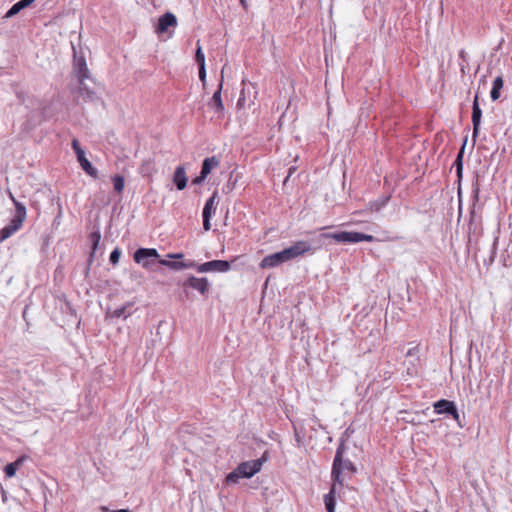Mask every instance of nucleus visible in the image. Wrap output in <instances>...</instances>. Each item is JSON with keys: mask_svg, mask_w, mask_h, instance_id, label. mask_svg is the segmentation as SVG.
Wrapping results in <instances>:
<instances>
[{"mask_svg": "<svg viewBox=\"0 0 512 512\" xmlns=\"http://www.w3.org/2000/svg\"><path fill=\"white\" fill-rule=\"evenodd\" d=\"M160 263L172 270L180 271L190 268H195L199 273L206 272H228L231 268L230 262L226 260H212L202 264H197L193 260L186 261H170V260H160Z\"/></svg>", "mask_w": 512, "mask_h": 512, "instance_id": "obj_1", "label": "nucleus"}, {"mask_svg": "<svg viewBox=\"0 0 512 512\" xmlns=\"http://www.w3.org/2000/svg\"><path fill=\"white\" fill-rule=\"evenodd\" d=\"M347 449L344 441H341L338 445L335 453V457L332 464L331 478L334 484L339 485V488L344 486V480L346 476H352L356 473L357 469L350 459L343 457L345 450Z\"/></svg>", "mask_w": 512, "mask_h": 512, "instance_id": "obj_2", "label": "nucleus"}, {"mask_svg": "<svg viewBox=\"0 0 512 512\" xmlns=\"http://www.w3.org/2000/svg\"><path fill=\"white\" fill-rule=\"evenodd\" d=\"M266 457L262 456L259 459L246 461L237 466L232 472L226 476L227 484H236L241 478H251L261 470Z\"/></svg>", "mask_w": 512, "mask_h": 512, "instance_id": "obj_3", "label": "nucleus"}, {"mask_svg": "<svg viewBox=\"0 0 512 512\" xmlns=\"http://www.w3.org/2000/svg\"><path fill=\"white\" fill-rule=\"evenodd\" d=\"M323 238L333 239L339 243H358V242H373L375 240L374 236L369 234H364L356 231H340L333 233H323Z\"/></svg>", "mask_w": 512, "mask_h": 512, "instance_id": "obj_4", "label": "nucleus"}, {"mask_svg": "<svg viewBox=\"0 0 512 512\" xmlns=\"http://www.w3.org/2000/svg\"><path fill=\"white\" fill-rule=\"evenodd\" d=\"M134 261L147 270H153L156 263H160V255L155 248H139L133 256Z\"/></svg>", "mask_w": 512, "mask_h": 512, "instance_id": "obj_5", "label": "nucleus"}, {"mask_svg": "<svg viewBox=\"0 0 512 512\" xmlns=\"http://www.w3.org/2000/svg\"><path fill=\"white\" fill-rule=\"evenodd\" d=\"M309 252H312V247L309 242L297 241L290 247L283 249L281 254L285 262H288Z\"/></svg>", "mask_w": 512, "mask_h": 512, "instance_id": "obj_6", "label": "nucleus"}, {"mask_svg": "<svg viewBox=\"0 0 512 512\" xmlns=\"http://www.w3.org/2000/svg\"><path fill=\"white\" fill-rule=\"evenodd\" d=\"M434 411L437 414H444L446 416H451L460 427H462L460 423V416L457 410V407L453 401L440 399L433 404Z\"/></svg>", "mask_w": 512, "mask_h": 512, "instance_id": "obj_7", "label": "nucleus"}, {"mask_svg": "<svg viewBox=\"0 0 512 512\" xmlns=\"http://www.w3.org/2000/svg\"><path fill=\"white\" fill-rule=\"evenodd\" d=\"M217 203V192H214L212 196L207 199L202 212L203 228L205 231L211 229L210 219L212 215L215 214Z\"/></svg>", "mask_w": 512, "mask_h": 512, "instance_id": "obj_8", "label": "nucleus"}, {"mask_svg": "<svg viewBox=\"0 0 512 512\" xmlns=\"http://www.w3.org/2000/svg\"><path fill=\"white\" fill-rule=\"evenodd\" d=\"M73 73L77 80H89V82L93 83L86 60L83 56L78 57L74 54Z\"/></svg>", "mask_w": 512, "mask_h": 512, "instance_id": "obj_9", "label": "nucleus"}, {"mask_svg": "<svg viewBox=\"0 0 512 512\" xmlns=\"http://www.w3.org/2000/svg\"><path fill=\"white\" fill-rule=\"evenodd\" d=\"M183 287H190L197 290L200 294L205 295L209 289V282L207 278H197L195 276L188 277L183 282Z\"/></svg>", "mask_w": 512, "mask_h": 512, "instance_id": "obj_10", "label": "nucleus"}, {"mask_svg": "<svg viewBox=\"0 0 512 512\" xmlns=\"http://www.w3.org/2000/svg\"><path fill=\"white\" fill-rule=\"evenodd\" d=\"M481 118H482V110L479 106L478 95L476 94L474 97L473 106H472V124H473L472 137L474 140L478 136V133L480 130Z\"/></svg>", "mask_w": 512, "mask_h": 512, "instance_id": "obj_11", "label": "nucleus"}, {"mask_svg": "<svg viewBox=\"0 0 512 512\" xmlns=\"http://www.w3.org/2000/svg\"><path fill=\"white\" fill-rule=\"evenodd\" d=\"M22 220L13 217L11 221L0 230V242L5 241L16 233L23 225Z\"/></svg>", "mask_w": 512, "mask_h": 512, "instance_id": "obj_12", "label": "nucleus"}, {"mask_svg": "<svg viewBox=\"0 0 512 512\" xmlns=\"http://www.w3.org/2000/svg\"><path fill=\"white\" fill-rule=\"evenodd\" d=\"M176 25V16L173 13L167 12L158 19L156 31L158 33H164L169 29V27H175Z\"/></svg>", "mask_w": 512, "mask_h": 512, "instance_id": "obj_13", "label": "nucleus"}, {"mask_svg": "<svg viewBox=\"0 0 512 512\" xmlns=\"http://www.w3.org/2000/svg\"><path fill=\"white\" fill-rule=\"evenodd\" d=\"M78 81V94L84 101H94L96 93L87 82L88 80H77Z\"/></svg>", "mask_w": 512, "mask_h": 512, "instance_id": "obj_14", "label": "nucleus"}, {"mask_svg": "<svg viewBox=\"0 0 512 512\" xmlns=\"http://www.w3.org/2000/svg\"><path fill=\"white\" fill-rule=\"evenodd\" d=\"M282 263H285V260L281 254V251L267 255L264 257L260 263L261 268H271L276 267Z\"/></svg>", "mask_w": 512, "mask_h": 512, "instance_id": "obj_15", "label": "nucleus"}, {"mask_svg": "<svg viewBox=\"0 0 512 512\" xmlns=\"http://www.w3.org/2000/svg\"><path fill=\"white\" fill-rule=\"evenodd\" d=\"M222 87H223V80L221 79L218 89L214 92V94L209 102V106L211 108H213L216 113H219V114L222 113L224 110V105H223L222 97H221Z\"/></svg>", "mask_w": 512, "mask_h": 512, "instance_id": "obj_16", "label": "nucleus"}, {"mask_svg": "<svg viewBox=\"0 0 512 512\" xmlns=\"http://www.w3.org/2000/svg\"><path fill=\"white\" fill-rule=\"evenodd\" d=\"M338 489H340L339 485L332 483L329 493L324 496V503L327 512H335V502Z\"/></svg>", "mask_w": 512, "mask_h": 512, "instance_id": "obj_17", "label": "nucleus"}, {"mask_svg": "<svg viewBox=\"0 0 512 512\" xmlns=\"http://www.w3.org/2000/svg\"><path fill=\"white\" fill-rule=\"evenodd\" d=\"M77 160L81 166V168L91 177L97 178L98 171L96 168L92 166L90 161L86 158L85 152L78 153Z\"/></svg>", "mask_w": 512, "mask_h": 512, "instance_id": "obj_18", "label": "nucleus"}, {"mask_svg": "<svg viewBox=\"0 0 512 512\" xmlns=\"http://www.w3.org/2000/svg\"><path fill=\"white\" fill-rule=\"evenodd\" d=\"M187 176L185 172V168L183 166H178L173 175V182L176 185L178 190H183L187 186Z\"/></svg>", "mask_w": 512, "mask_h": 512, "instance_id": "obj_19", "label": "nucleus"}, {"mask_svg": "<svg viewBox=\"0 0 512 512\" xmlns=\"http://www.w3.org/2000/svg\"><path fill=\"white\" fill-rule=\"evenodd\" d=\"M35 0H20L12 5V7L6 12L4 18H11L17 15L24 8L29 7Z\"/></svg>", "mask_w": 512, "mask_h": 512, "instance_id": "obj_20", "label": "nucleus"}, {"mask_svg": "<svg viewBox=\"0 0 512 512\" xmlns=\"http://www.w3.org/2000/svg\"><path fill=\"white\" fill-rule=\"evenodd\" d=\"M219 165V160L215 157H208L205 158L202 167H201V174L204 176H208L213 168H216Z\"/></svg>", "mask_w": 512, "mask_h": 512, "instance_id": "obj_21", "label": "nucleus"}, {"mask_svg": "<svg viewBox=\"0 0 512 512\" xmlns=\"http://www.w3.org/2000/svg\"><path fill=\"white\" fill-rule=\"evenodd\" d=\"M503 88V79L501 76H498L494 79L492 89L490 92V97L492 101H496L500 98V91Z\"/></svg>", "mask_w": 512, "mask_h": 512, "instance_id": "obj_22", "label": "nucleus"}, {"mask_svg": "<svg viewBox=\"0 0 512 512\" xmlns=\"http://www.w3.org/2000/svg\"><path fill=\"white\" fill-rule=\"evenodd\" d=\"M10 198L15 205V218H18L22 221L26 219V207L20 203L13 195L10 193Z\"/></svg>", "mask_w": 512, "mask_h": 512, "instance_id": "obj_23", "label": "nucleus"}, {"mask_svg": "<svg viewBox=\"0 0 512 512\" xmlns=\"http://www.w3.org/2000/svg\"><path fill=\"white\" fill-rule=\"evenodd\" d=\"M390 197L389 196H385V197H381L380 199L374 201V202H371L369 205H370V209L372 211H380L383 207H385L389 201Z\"/></svg>", "mask_w": 512, "mask_h": 512, "instance_id": "obj_24", "label": "nucleus"}, {"mask_svg": "<svg viewBox=\"0 0 512 512\" xmlns=\"http://www.w3.org/2000/svg\"><path fill=\"white\" fill-rule=\"evenodd\" d=\"M131 304L130 303H127L126 305L120 307V308H117L115 309L114 311L110 312L109 315L113 318H120V317H124V318H127L130 313H126V310L128 307H130Z\"/></svg>", "mask_w": 512, "mask_h": 512, "instance_id": "obj_25", "label": "nucleus"}, {"mask_svg": "<svg viewBox=\"0 0 512 512\" xmlns=\"http://www.w3.org/2000/svg\"><path fill=\"white\" fill-rule=\"evenodd\" d=\"M463 153H464V146L461 148L460 152L458 153L456 160L454 162L456 166V173L459 178L462 177V170H463Z\"/></svg>", "mask_w": 512, "mask_h": 512, "instance_id": "obj_26", "label": "nucleus"}, {"mask_svg": "<svg viewBox=\"0 0 512 512\" xmlns=\"http://www.w3.org/2000/svg\"><path fill=\"white\" fill-rule=\"evenodd\" d=\"M114 190L118 193H121L124 189V177L121 175H115L112 178Z\"/></svg>", "mask_w": 512, "mask_h": 512, "instance_id": "obj_27", "label": "nucleus"}, {"mask_svg": "<svg viewBox=\"0 0 512 512\" xmlns=\"http://www.w3.org/2000/svg\"><path fill=\"white\" fill-rule=\"evenodd\" d=\"M100 239H101V235H100L99 231H95L90 234V240L92 242V253L90 256L91 258L93 257L94 252L96 251V249L99 245Z\"/></svg>", "mask_w": 512, "mask_h": 512, "instance_id": "obj_28", "label": "nucleus"}, {"mask_svg": "<svg viewBox=\"0 0 512 512\" xmlns=\"http://www.w3.org/2000/svg\"><path fill=\"white\" fill-rule=\"evenodd\" d=\"M195 61L199 67L205 66V55L202 51L201 46L198 44L196 53H195Z\"/></svg>", "mask_w": 512, "mask_h": 512, "instance_id": "obj_29", "label": "nucleus"}, {"mask_svg": "<svg viewBox=\"0 0 512 512\" xmlns=\"http://www.w3.org/2000/svg\"><path fill=\"white\" fill-rule=\"evenodd\" d=\"M120 256H121V251L119 248H115L111 253H110V256H109V261L112 265H117L118 262H119V259H120Z\"/></svg>", "mask_w": 512, "mask_h": 512, "instance_id": "obj_30", "label": "nucleus"}, {"mask_svg": "<svg viewBox=\"0 0 512 512\" xmlns=\"http://www.w3.org/2000/svg\"><path fill=\"white\" fill-rule=\"evenodd\" d=\"M473 198H474V202L472 204V207H471V211H470V214H471V219L474 217V213H475V206H476V203L478 202L479 200V188L476 187L474 190H473Z\"/></svg>", "mask_w": 512, "mask_h": 512, "instance_id": "obj_31", "label": "nucleus"}, {"mask_svg": "<svg viewBox=\"0 0 512 512\" xmlns=\"http://www.w3.org/2000/svg\"><path fill=\"white\" fill-rule=\"evenodd\" d=\"M5 474L7 477H13L16 474L17 469L14 467L12 463H9L4 468Z\"/></svg>", "mask_w": 512, "mask_h": 512, "instance_id": "obj_32", "label": "nucleus"}, {"mask_svg": "<svg viewBox=\"0 0 512 512\" xmlns=\"http://www.w3.org/2000/svg\"><path fill=\"white\" fill-rule=\"evenodd\" d=\"M72 149L74 150V152H75L76 156L78 155V153H83V152H85V151L81 148V146H80V144H79V141H78L77 139H73V141H72Z\"/></svg>", "mask_w": 512, "mask_h": 512, "instance_id": "obj_33", "label": "nucleus"}, {"mask_svg": "<svg viewBox=\"0 0 512 512\" xmlns=\"http://www.w3.org/2000/svg\"><path fill=\"white\" fill-rule=\"evenodd\" d=\"M418 352V347L414 346L407 351L406 357H416L418 359Z\"/></svg>", "mask_w": 512, "mask_h": 512, "instance_id": "obj_34", "label": "nucleus"}, {"mask_svg": "<svg viewBox=\"0 0 512 512\" xmlns=\"http://www.w3.org/2000/svg\"><path fill=\"white\" fill-rule=\"evenodd\" d=\"M25 459H26V457L22 456V457H19L18 459H16L14 462H11V463L14 465V467L16 469H19L22 466V464L24 463Z\"/></svg>", "mask_w": 512, "mask_h": 512, "instance_id": "obj_35", "label": "nucleus"}, {"mask_svg": "<svg viewBox=\"0 0 512 512\" xmlns=\"http://www.w3.org/2000/svg\"><path fill=\"white\" fill-rule=\"evenodd\" d=\"M199 78L200 80L205 83L206 80V68L205 66L199 67Z\"/></svg>", "mask_w": 512, "mask_h": 512, "instance_id": "obj_36", "label": "nucleus"}, {"mask_svg": "<svg viewBox=\"0 0 512 512\" xmlns=\"http://www.w3.org/2000/svg\"><path fill=\"white\" fill-rule=\"evenodd\" d=\"M206 179V176H204L203 174L200 173L199 176L195 177L193 180H192V183L195 184V185H199L201 184L204 180Z\"/></svg>", "mask_w": 512, "mask_h": 512, "instance_id": "obj_37", "label": "nucleus"}, {"mask_svg": "<svg viewBox=\"0 0 512 512\" xmlns=\"http://www.w3.org/2000/svg\"><path fill=\"white\" fill-rule=\"evenodd\" d=\"M167 257L169 259L179 260V259H182L184 257V255L182 253H169L167 255Z\"/></svg>", "mask_w": 512, "mask_h": 512, "instance_id": "obj_38", "label": "nucleus"}, {"mask_svg": "<svg viewBox=\"0 0 512 512\" xmlns=\"http://www.w3.org/2000/svg\"><path fill=\"white\" fill-rule=\"evenodd\" d=\"M496 244H497V238L493 242L491 261H493L494 256L496 255Z\"/></svg>", "mask_w": 512, "mask_h": 512, "instance_id": "obj_39", "label": "nucleus"}, {"mask_svg": "<svg viewBox=\"0 0 512 512\" xmlns=\"http://www.w3.org/2000/svg\"><path fill=\"white\" fill-rule=\"evenodd\" d=\"M294 172H295V168H294V167H291V168L289 169V173H288L287 177H286V178H285V180H284V183H286V182L288 181V179L290 178V176H291Z\"/></svg>", "mask_w": 512, "mask_h": 512, "instance_id": "obj_40", "label": "nucleus"}, {"mask_svg": "<svg viewBox=\"0 0 512 512\" xmlns=\"http://www.w3.org/2000/svg\"><path fill=\"white\" fill-rule=\"evenodd\" d=\"M112 512H131L129 509L113 510Z\"/></svg>", "mask_w": 512, "mask_h": 512, "instance_id": "obj_41", "label": "nucleus"}, {"mask_svg": "<svg viewBox=\"0 0 512 512\" xmlns=\"http://www.w3.org/2000/svg\"><path fill=\"white\" fill-rule=\"evenodd\" d=\"M100 510H101L102 512H109V511H110L106 506H101V507H100Z\"/></svg>", "mask_w": 512, "mask_h": 512, "instance_id": "obj_42", "label": "nucleus"}, {"mask_svg": "<svg viewBox=\"0 0 512 512\" xmlns=\"http://www.w3.org/2000/svg\"><path fill=\"white\" fill-rule=\"evenodd\" d=\"M464 56H465V51L461 50L460 53H459V57L460 58H464Z\"/></svg>", "mask_w": 512, "mask_h": 512, "instance_id": "obj_43", "label": "nucleus"}, {"mask_svg": "<svg viewBox=\"0 0 512 512\" xmlns=\"http://www.w3.org/2000/svg\"><path fill=\"white\" fill-rule=\"evenodd\" d=\"M241 4L244 5L245 4V0H240Z\"/></svg>", "mask_w": 512, "mask_h": 512, "instance_id": "obj_44", "label": "nucleus"}]
</instances>
